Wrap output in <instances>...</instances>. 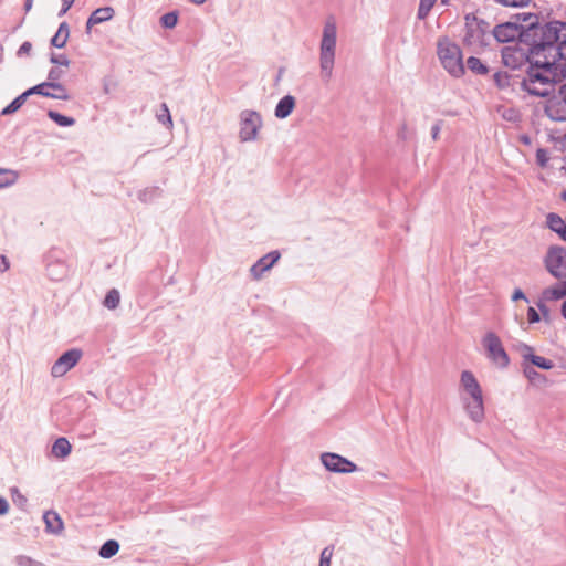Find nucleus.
<instances>
[{
    "mask_svg": "<svg viewBox=\"0 0 566 566\" xmlns=\"http://www.w3.org/2000/svg\"><path fill=\"white\" fill-rule=\"evenodd\" d=\"M33 1H34V0H25V3H24V10H25V12H29V11L32 9Z\"/></svg>",
    "mask_w": 566,
    "mask_h": 566,
    "instance_id": "53",
    "label": "nucleus"
},
{
    "mask_svg": "<svg viewBox=\"0 0 566 566\" xmlns=\"http://www.w3.org/2000/svg\"><path fill=\"white\" fill-rule=\"evenodd\" d=\"M9 511L8 501L3 497H0V515L7 514Z\"/></svg>",
    "mask_w": 566,
    "mask_h": 566,
    "instance_id": "49",
    "label": "nucleus"
},
{
    "mask_svg": "<svg viewBox=\"0 0 566 566\" xmlns=\"http://www.w3.org/2000/svg\"><path fill=\"white\" fill-rule=\"evenodd\" d=\"M522 350L523 358L530 360L536 367L545 370L552 369L554 367V363L552 360L546 359L542 356L534 355L533 348L531 346L523 345Z\"/></svg>",
    "mask_w": 566,
    "mask_h": 566,
    "instance_id": "16",
    "label": "nucleus"
},
{
    "mask_svg": "<svg viewBox=\"0 0 566 566\" xmlns=\"http://www.w3.org/2000/svg\"><path fill=\"white\" fill-rule=\"evenodd\" d=\"M546 223L552 231L556 232L566 242V220L551 212L546 217Z\"/></svg>",
    "mask_w": 566,
    "mask_h": 566,
    "instance_id": "18",
    "label": "nucleus"
},
{
    "mask_svg": "<svg viewBox=\"0 0 566 566\" xmlns=\"http://www.w3.org/2000/svg\"><path fill=\"white\" fill-rule=\"evenodd\" d=\"M536 161L541 167H545L548 161L547 151L543 148L536 150Z\"/></svg>",
    "mask_w": 566,
    "mask_h": 566,
    "instance_id": "40",
    "label": "nucleus"
},
{
    "mask_svg": "<svg viewBox=\"0 0 566 566\" xmlns=\"http://www.w3.org/2000/svg\"><path fill=\"white\" fill-rule=\"evenodd\" d=\"M40 95H42L44 97H49V98H52V96H53L52 92H50L48 88L41 90Z\"/></svg>",
    "mask_w": 566,
    "mask_h": 566,
    "instance_id": "54",
    "label": "nucleus"
},
{
    "mask_svg": "<svg viewBox=\"0 0 566 566\" xmlns=\"http://www.w3.org/2000/svg\"><path fill=\"white\" fill-rule=\"evenodd\" d=\"M436 0H420L418 8V19L423 20L428 17L431 8L433 7Z\"/></svg>",
    "mask_w": 566,
    "mask_h": 566,
    "instance_id": "30",
    "label": "nucleus"
},
{
    "mask_svg": "<svg viewBox=\"0 0 566 566\" xmlns=\"http://www.w3.org/2000/svg\"><path fill=\"white\" fill-rule=\"evenodd\" d=\"M486 358L497 368H506L510 358L505 352L500 337L494 332H488L482 338Z\"/></svg>",
    "mask_w": 566,
    "mask_h": 566,
    "instance_id": "5",
    "label": "nucleus"
},
{
    "mask_svg": "<svg viewBox=\"0 0 566 566\" xmlns=\"http://www.w3.org/2000/svg\"><path fill=\"white\" fill-rule=\"evenodd\" d=\"M178 22V15L176 12H168L161 15L160 23L164 28L172 29Z\"/></svg>",
    "mask_w": 566,
    "mask_h": 566,
    "instance_id": "31",
    "label": "nucleus"
},
{
    "mask_svg": "<svg viewBox=\"0 0 566 566\" xmlns=\"http://www.w3.org/2000/svg\"><path fill=\"white\" fill-rule=\"evenodd\" d=\"M524 374L525 376L530 379V380H534L536 378H539L542 377V375L539 373H537L534 368H531V367H526L524 369Z\"/></svg>",
    "mask_w": 566,
    "mask_h": 566,
    "instance_id": "44",
    "label": "nucleus"
},
{
    "mask_svg": "<svg viewBox=\"0 0 566 566\" xmlns=\"http://www.w3.org/2000/svg\"><path fill=\"white\" fill-rule=\"evenodd\" d=\"M562 315L566 319V301L562 305Z\"/></svg>",
    "mask_w": 566,
    "mask_h": 566,
    "instance_id": "56",
    "label": "nucleus"
},
{
    "mask_svg": "<svg viewBox=\"0 0 566 566\" xmlns=\"http://www.w3.org/2000/svg\"><path fill=\"white\" fill-rule=\"evenodd\" d=\"M27 98L23 94L19 95L17 98H14L7 107H4L1 111V115H11L19 111L22 105L25 103Z\"/></svg>",
    "mask_w": 566,
    "mask_h": 566,
    "instance_id": "28",
    "label": "nucleus"
},
{
    "mask_svg": "<svg viewBox=\"0 0 566 566\" xmlns=\"http://www.w3.org/2000/svg\"><path fill=\"white\" fill-rule=\"evenodd\" d=\"M531 0H496V2L505 7H524L527 6Z\"/></svg>",
    "mask_w": 566,
    "mask_h": 566,
    "instance_id": "38",
    "label": "nucleus"
},
{
    "mask_svg": "<svg viewBox=\"0 0 566 566\" xmlns=\"http://www.w3.org/2000/svg\"><path fill=\"white\" fill-rule=\"evenodd\" d=\"M334 555V546H326L321 552L318 566H331L332 557Z\"/></svg>",
    "mask_w": 566,
    "mask_h": 566,
    "instance_id": "32",
    "label": "nucleus"
},
{
    "mask_svg": "<svg viewBox=\"0 0 566 566\" xmlns=\"http://www.w3.org/2000/svg\"><path fill=\"white\" fill-rule=\"evenodd\" d=\"M48 87H49L48 82H43V83H40V84H38V85L27 90L22 94L25 96V98H28L30 95H33V94H39L40 95V91L44 90V88H48Z\"/></svg>",
    "mask_w": 566,
    "mask_h": 566,
    "instance_id": "39",
    "label": "nucleus"
},
{
    "mask_svg": "<svg viewBox=\"0 0 566 566\" xmlns=\"http://www.w3.org/2000/svg\"><path fill=\"white\" fill-rule=\"evenodd\" d=\"M527 316H528L530 323H537V322H539V315L535 311V308H533V307H528Z\"/></svg>",
    "mask_w": 566,
    "mask_h": 566,
    "instance_id": "45",
    "label": "nucleus"
},
{
    "mask_svg": "<svg viewBox=\"0 0 566 566\" xmlns=\"http://www.w3.org/2000/svg\"><path fill=\"white\" fill-rule=\"evenodd\" d=\"M281 254L279 251H271L268 254L260 258L251 268L250 274L253 280L259 281L265 272L272 269V266L279 261Z\"/></svg>",
    "mask_w": 566,
    "mask_h": 566,
    "instance_id": "11",
    "label": "nucleus"
},
{
    "mask_svg": "<svg viewBox=\"0 0 566 566\" xmlns=\"http://www.w3.org/2000/svg\"><path fill=\"white\" fill-rule=\"evenodd\" d=\"M17 566H44L41 562H38L30 556L19 555L15 557Z\"/></svg>",
    "mask_w": 566,
    "mask_h": 566,
    "instance_id": "33",
    "label": "nucleus"
},
{
    "mask_svg": "<svg viewBox=\"0 0 566 566\" xmlns=\"http://www.w3.org/2000/svg\"><path fill=\"white\" fill-rule=\"evenodd\" d=\"M524 53L521 49L506 46L502 50V62L505 66L515 70L522 65Z\"/></svg>",
    "mask_w": 566,
    "mask_h": 566,
    "instance_id": "14",
    "label": "nucleus"
},
{
    "mask_svg": "<svg viewBox=\"0 0 566 566\" xmlns=\"http://www.w3.org/2000/svg\"><path fill=\"white\" fill-rule=\"evenodd\" d=\"M63 75V71L59 70L57 67H53L50 70L48 74V82H57Z\"/></svg>",
    "mask_w": 566,
    "mask_h": 566,
    "instance_id": "43",
    "label": "nucleus"
},
{
    "mask_svg": "<svg viewBox=\"0 0 566 566\" xmlns=\"http://www.w3.org/2000/svg\"><path fill=\"white\" fill-rule=\"evenodd\" d=\"M118 551H119L118 542H116L114 539H109L102 545V547L99 549V556L103 558H111L114 555H116L118 553Z\"/></svg>",
    "mask_w": 566,
    "mask_h": 566,
    "instance_id": "22",
    "label": "nucleus"
},
{
    "mask_svg": "<svg viewBox=\"0 0 566 566\" xmlns=\"http://www.w3.org/2000/svg\"><path fill=\"white\" fill-rule=\"evenodd\" d=\"M46 532L60 534L63 531V521L56 512L49 511L43 515Z\"/></svg>",
    "mask_w": 566,
    "mask_h": 566,
    "instance_id": "19",
    "label": "nucleus"
},
{
    "mask_svg": "<svg viewBox=\"0 0 566 566\" xmlns=\"http://www.w3.org/2000/svg\"><path fill=\"white\" fill-rule=\"evenodd\" d=\"M114 9L112 7L98 8L90 15L86 22V31L90 32L92 27L111 20L114 17Z\"/></svg>",
    "mask_w": 566,
    "mask_h": 566,
    "instance_id": "15",
    "label": "nucleus"
},
{
    "mask_svg": "<svg viewBox=\"0 0 566 566\" xmlns=\"http://www.w3.org/2000/svg\"><path fill=\"white\" fill-rule=\"evenodd\" d=\"M520 300H526V296H525L524 292L521 289H516L513 292L512 301L516 302V301H520Z\"/></svg>",
    "mask_w": 566,
    "mask_h": 566,
    "instance_id": "48",
    "label": "nucleus"
},
{
    "mask_svg": "<svg viewBox=\"0 0 566 566\" xmlns=\"http://www.w3.org/2000/svg\"><path fill=\"white\" fill-rule=\"evenodd\" d=\"M337 44V27L334 20L325 22L319 43L318 62L322 81L328 83L333 77Z\"/></svg>",
    "mask_w": 566,
    "mask_h": 566,
    "instance_id": "3",
    "label": "nucleus"
},
{
    "mask_svg": "<svg viewBox=\"0 0 566 566\" xmlns=\"http://www.w3.org/2000/svg\"><path fill=\"white\" fill-rule=\"evenodd\" d=\"M72 447L66 438H59L52 446V454L59 459H65L71 453Z\"/></svg>",
    "mask_w": 566,
    "mask_h": 566,
    "instance_id": "20",
    "label": "nucleus"
},
{
    "mask_svg": "<svg viewBox=\"0 0 566 566\" xmlns=\"http://www.w3.org/2000/svg\"><path fill=\"white\" fill-rule=\"evenodd\" d=\"M465 20L467 22L463 35V44L472 51H478L485 44L484 29L475 18H472L471 20L470 17L468 15Z\"/></svg>",
    "mask_w": 566,
    "mask_h": 566,
    "instance_id": "8",
    "label": "nucleus"
},
{
    "mask_svg": "<svg viewBox=\"0 0 566 566\" xmlns=\"http://www.w3.org/2000/svg\"><path fill=\"white\" fill-rule=\"evenodd\" d=\"M558 94L566 101V83L560 86Z\"/></svg>",
    "mask_w": 566,
    "mask_h": 566,
    "instance_id": "52",
    "label": "nucleus"
},
{
    "mask_svg": "<svg viewBox=\"0 0 566 566\" xmlns=\"http://www.w3.org/2000/svg\"><path fill=\"white\" fill-rule=\"evenodd\" d=\"M531 66L522 87L531 95L547 96L566 80V23L554 21L541 28L530 51Z\"/></svg>",
    "mask_w": 566,
    "mask_h": 566,
    "instance_id": "1",
    "label": "nucleus"
},
{
    "mask_svg": "<svg viewBox=\"0 0 566 566\" xmlns=\"http://www.w3.org/2000/svg\"><path fill=\"white\" fill-rule=\"evenodd\" d=\"M441 3L447 6L450 3V0H441Z\"/></svg>",
    "mask_w": 566,
    "mask_h": 566,
    "instance_id": "58",
    "label": "nucleus"
},
{
    "mask_svg": "<svg viewBox=\"0 0 566 566\" xmlns=\"http://www.w3.org/2000/svg\"><path fill=\"white\" fill-rule=\"evenodd\" d=\"M57 32L69 38L70 29L66 22H62L57 29Z\"/></svg>",
    "mask_w": 566,
    "mask_h": 566,
    "instance_id": "51",
    "label": "nucleus"
},
{
    "mask_svg": "<svg viewBox=\"0 0 566 566\" xmlns=\"http://www.w3.org/2000/svg\"><path fill=\"white\" fill-rule=\"evenodd\" d=\"M493 35L499 42H513L522 35V29L516 23L506 22L496 25Z\"/></svg>",
    "mask_w": 566,
    "mask_h": 566,
    "instance_id": "12",
    "label": "nucleus"
},
{
    "mask_svg": "<svg viewBox=\"0 0 566 566\" xmlns=\"http://www.w3.org/2000/svg\"><path fill=\"white\" fill-rule=\"evenodd\" d=\"M82 358V350L72 348L62 354L51 368V375L54 378L64 376L71 370Z\"/></svg>",
    "mask_w": 566,
    "mask_h": 566,
    "instance_id": "10",
    "label": "nucleus"
},
{
    "mask_svg": "<svg viewBox=\"0 0 566 566\" xmlns=\"http://www.w3.org/2000/svg\"><path fill=\"white\" fill-rule=\"evenodd\" d=\"M51 63L59 64L67 67L70 65V60L65 55H55L52 54L50 57Z\"/></svg>",
    "mask_w": 566,
    "mask_h": 566,
    "instance_id": "41",
    "label": "nucleus"
},
{
    "mask_svg": "<svg viewBox=\"0 0 566 566\" xmlns=\"http://www.w3.org/2000/svg\"><path fill=\"white\" fill-rule=\"evenodd\" d=\"M467 66L470 71H472L473 73H476V74H486L488 73V67L486 65H484L480 59L478 57H474V56H470L467 61Z\"/></svg>",
    "mask_w": 566,
    "mask_h": 566,
    "instance_id": "27",
    "label": "nucleus"
},
{
    "mask_svg": "<svg viewBox=\"0 0 566 566\" xmlns=\"http://www.w3.org/2000/svg\"><path fill=\"white\" fill-rule=\"evenodd\" d=\"M10 268V262L7 256L0 255V272L3 273Z\"/></svg>",
    "mask_w": 566,
    "mask_h": 566,
    "instance_id": "47",
    "label": "nucleus"
},
{
    "mask_svg": "<svg viewBox=\"0 0 566 566\" xmlns=\"http://www.w3.org/2000/svg\"><path fill=\"white\" fill-rule=\"evenodd\" d=\"M156 192H157L156 189H145L139 192L138 198L142 201L147 202V201H150L155 197Z\"/></svg>",
    "mask_w": 566,
    "mask_h": 566,
    "instance_id": "42",
    "label": "nucleus"
},
{
    "mask_svg": "<svg viewBox=\"0 0 566 566\" xmlns=\"http://www.w3.org/2000/svg\"><path fill=\"white\" fill-rule=\"evenodd\" d=\"M440 129H441L440 123H437V124H434L432 126V128H431V136H432L433 140L438 139L439 134H440Z\"/></svg>",
    "mask_w": 566,
    "mask_h": 566,
    "instance_id": "50",
    "label": "nucleus"
},
{
    "mask_svg": "<svg viewBox=\"0 0 566 566\" xmlns=\"http://www.w3.org/2000/svg\"><path fill=\"white\" fill-rule=\"evenodd\" d=\"M156 118L167 128L170 129L172 127V119L167 104L163 103L160 105V109L156 113Z\"/></svg>",
    "mask_w": 566,
    "mask_h": 566,
    "instance_id": "25",
    "label": "nucleus"
},
{
    "mask_svg": "<svg viewBox=\"0 0 566 566\" xmlns=\"http://www.w3.org/2000/svg\"><path fill=\"white\" fill-rule=\"evenodd\" d=\"M70 9H65V7L62 6V9H61L59 15L61 17V15L65 14Z\"/></svg>",
    "mask_w": 566,
    "mask_h": 566,
    "instance_id": "57",
    "label": "nucleus"
},
{
    "mask_svg": "<svg viewBox=\"0 0 566 566\" xmlns=\"http://www.w3.org/2000/svg\"><path fill=\"white\" fill-rule=\"evenodd\" d=\"M562 197L566 201V191L563 192Z\"/></svg>",
    "mask_w": 566,
    "mask_h": 566,
    "instance_id": "59",
    "label": "nucleus"
},
{
    "mask_svg": "<svg viewBox=\"0 0 566 566\" xmlns=\"http://www.w3.org/2000/svg\"><path fill=\"white\" fill-rule=\"evenodd\" d=\"M67 274V266L63 261L52 262L48 265V275L54 281H61Z\"/></svg>",
    "mask_w": 566,
    "mask_h": 566,
    "instance_id": "21",
    "label": "nucleus"
},
{
    "mask_svg": "<svg viewBox=\"0 0 566 566\" xmlns=\"http://www.w3.org/2000/svg\"><path fill=\"white\" fill-rule=\"evenodd\" d=\"M75 0H62V6L65 7V9H70Z\"/></svg>",
    "mask_w": 566,
    "mask_h": 566,
    "instance_id": "55",
    "label": "nucleus"
},
{
    "mask_svg": "<svg viewBox=\"0 0 566 566\" xmlns=\"http://www.w3.org/2000/svg\"><path fill=\"white\" fill-rule=\"evenodd\" d=\"M438 57L443 69L453 77H460L464 73L462 52L449 38L444 36L437 43Z\"/></svg>",
    "mask_w": 566,
    "mask_h": 566,
    "instance_id": "4",
    "label": "nucleus"
},
{
    "mask_svg": "<svg viewBox=\"0 0 566 566\" xmlns=\"http://www.w3.org/2000/svg\"><path fill=\"white\" fill-rule=\"evenodd\" d=\"M13 502L20 507H24L27 504V497L20 493V491L14 488L11 490Z\"/></svg>",
    "mask_w": 566,
    "mask_h": 566,
    "instance_id": "36",
    "label": "nucleus"
},
{
    "mask_svg": "<svg viewBox=\"0 0 566 566\" xmlns=\"http://www.w3.org/2000/svg\"><path fill=\"white\" fill-rule=\"evenodd\" d=\"M295 104H296V101H295L294 96L285 95L284 97H282L279 101V103L275 107V111H274L275 117H277L280 119H284V118L289 117L291 115V113L293 112Z\"/></svg>",
    "mask_w": 566,
    "mask_h": 566,
    "instance_id": "17",
    "label": "nucleus"
},
{
    "mask_svg": "<svg viewBox=\"0 0 566 566\" xmlns=\"http://www.w3.org/2000/svg\"><path fill=\"white\" fill-rule=\"evenodd\" d=\"M32 49V44L28 41L23 42L19 48L18 55L29 54Z\"/></svg>",
    "mask_w": 566,
    "mask_h": 566,
    "instance_id": "46",
    "label": "nucleus"
},
{
    "mask_svg": "<svg viewBox=\"0 0 566 566\" xmlns=\"http://www.w3.org/2000/svg\"><path fill=\"white\" fill-rule=\"evenodd\" d=\"M544 265L555 279L566 277V249L559 245L549 247L544 256Z\"/></svg>",
    "mask_w": 566,
    "mask_h": 566,
    "instance_id": "7",
    "label": "nucleus"
},
{
    "mask_svg": "<svg viewBox=\"0 0 566 566\" xmlns=\"http://www.w3.org/2000/svg\"><path fill=\"white\" fill-rule=\"evenodd\" d=\"M460 399L468 417L475 423L484 419L482 388L470 370H463L460 377Z\"/></svg>",
    "mask_w": 566,
    "mask_h": 566,
    "instance_id": "2",
    "label": "nucleus"
},
{
    "mask_svg": "<svg viewBox=\"0 0 566 566\" xmlns=\"http://www.w3.org/2000/svg\"><path fill=\"white\" fill-rule=\"evenodd\" d=\"M494 82L499 87H505L509 85V75L504 72H496L493 75Z\"/></svg>",
    "mask_w": 566,
    "mask_h": 566,
    "instance_id": "35",
    "label": "nucleus"
},
{
    "mask_svg": "<svg viewBox=\"0 0 566 566\" xmlns=\"http://www.w3.org/2000/svg\"><path fill=\"white\" fill-rule=\"evenodd\" d=\"M321 461L327 471L335 473H352L358 470L354 462L337 453H323L321 455Z\"/></svg>",
    "mask_w": 566,
    "mask_h": 566,
    "instance_id": "9",
    "label": "nucleus"
},
{
    "mask_svg": "<svg viewBox=\"0 0 566 566\" xmlns=\"http://www.w3.org/2000/svg\"><path fill=\"white\" fill-rule=\"evenodd\" d=\"M49 87L52 88L54 92H52V98L54 99H62V101H69L70 95L66 91V88L60 84L59 82H48Z\"/></svg>",
    "mask_w": 566,
    "mask_h": 566,
    "instance_id": "24",
    "label": "nucleus"
},
{
    "mask_svg": "<svg viewBox=\"0 0 566 566\" xmlns=\"http://www.w3.org/2000/svg\"><path fill=\"white\" fill-rule=\"evenodd\" d=\"M14 181V175L10 170L0 169V188L7 187Z\"/></svg>",
    "mask_w": 566,
    "mask_h": 566,
    "instance_id": "34",
    "label": "nucleus"
},
{
    "mask_svg": "<svg viewBox=\"0 0 566 566\" xmlns=\"http://www.w3.org/2000/svg\"><path fill=\"white\" fill-rule=\"evenodd\" d=\"M67 36L63 35L59 32L55 33V35L51 39V44L55 48H64L67 42Z\"/></svg>",
    "mask_w": 566,
    "mask_h": 566,
    "instance_id": "37",
    "label": "nucleus"
},
{
    "mask_svg": "<svg viewBox=\"0 0 566 566\" xmlns=\"http://www.w3.org/2000/svg\"><path fill=\"white\" fill-rule=\"evenodd\" d=\"M545 114L555 122H566V101L557 96H553L546 102Z\"/></svg>",
    "mask_w": 566,
    "mask_h": 566,
    "instance_id": "13",
    "label": "nucleus"
},
{
    "mask_svg": "<svg viewBox=\"0 0 566 566\" xmlns=\"http://www.w3.org/2000/svg\"><path fill=\"white\" fill-rule=\"evenodd\" d=\"M262 126L263 120L260 113L252 109L242 111L240 113L239 139L242 143L256 140Z\"/></svg>",
    "mask_w": 566,
    "mask_h": 566,
    "instance_id": "6",
    "label": "nucleus"
},
{
    "mask_svg": "<svg viewBox=\"0 0 566 566\" xmlns=\"http://www.w3.org/2000/svg\"><path fill=\"white\" fill-rule=\"evenodd\" d=\"M542 296L545 301H557L566 296V294L560 290L559 286L545 289L542 293Z\"/></svg>",
    "mask_w": 566,
    "mask_h": 566,
    "instance_id": "29",
    "label": "nucleus"
},
{
    "mask_svg": "<svg viewBox=\"0 0 566 566\" xmlns=\"http://www.w3.org/2000/svg\"><path fill=\"white\" fill-rule=\"evenodd\" d=\"M119 301H120L119 292L116 289H112L107 292L103 304L108 310H115L119 305Z\"/></svg>",
    "mask_w": 566,
    "mask_h": 566,
    "instance_id": "26",
    "label": "nucleus"
},
{
    "mask_svg": "<svg viewBox=\"0 0 566 566\" xmlns=\"http://www.w3.org/2000/svg\"><path fill=\"white\" fill-rule=\"evenodd\" d=\"M48 116L50 119H52L59 126H62V127H69V126H73L75 124V119L73 117L62 115L55 111H49Z\"/></svg>",
    "mask_w": 566,
    "mask_h": 566,
    "instance_id": "23",
    "label": "nucleus"
}]
</instances>
